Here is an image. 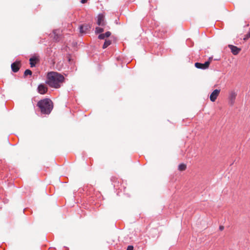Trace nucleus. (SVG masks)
<instances>
[{
  "label": "nucleus",
  "mask_w": 250,
  "mask_h": 250,
  "mask_svg": "<svg viewBox=\"0 0 250 250\" xmlns=\"http://www.w3.org/2000/svg\"><path fill=\"white\" fill-rule=\"evenodd\" d=\"M64 80V76L56 72L51 71L47 73L45 83L50 87L59 88Z\"/></svg>",
  "instance_id": "obj_1"
},
{
  "label": "nucleus",
  "mask_w": 250,
  "mask_h": 250,
  "mask_svg": "<svg viewBox=\"0 0 250 250\" xmlns=\"http://www.w3.org/2000/svg\"><path fill=\"white\" fill-rule=\"evenodd\" d=\"M51 104V100L46 98L39 101L37 103V106L40 108L42 113L49 114L53 108Z\"/></svg>",
  "instance_id": "obj_2"
},
{
  "label": "nucleus",
  "mask_w": 250,
  "mask_h": 250,
  "mask_svg": "<svg viewBox=\"0 0 250 250\" xmlns=\"http://www.w3.org/2000/svg\"><path fill=\"white\" fill-rule=\"evenodd\" d=\"M48 87L45 83H42L39 84L37 87V91L42 95L45 94L47 93Z\"/></svg>",
  "instance_id": "obj_3"
},
{
  "label": "nucleus",
  "mask_w": 250,
  "mask_h": 250,
  "mask_svg": "<svg viewBox=\"0 0 250 250\" xmlns=\"http://www.w3.org/2000/svg\"><path fill=\"white\" fill-rule=\"evenodd\" d=\"M209 64L210 61H206L203 63L197 62L195 63V66L198 69H206L208 68Z\"/></svg>",
  "instance_id": "obj_4"
},
{
  "label": "nucleus",
  "mask_w": 250,
  "mask_h": 250,
  "mask_svg": "<svg viewBox=\"0 0 250 250\" xmlns=\"http://www.w3.org/2000/svg\"><path fill=\"white\" fill-rule=\"evenodd\" d=\"M80 32L81 33H86L91 29V26L89 24L84 23L80 25Z\"/></svg>",
  "instance_id": "obj_5"
},
{
  "label": "nucleus",
  "mask_w": 250,
  "mask_h": 250,
  "mask_svg": "<svg viewBox=\"0 0 250 250\" xmlns=\"http://www.w3.org/2000/svg\"><path fill=\"white\" fill-rule=\"evenodd\" d=\"M53 39L57 42H59L62 39V35L60 34V31L59 29H56L53 30Z\"/></svg>",
  "instance_id": "obj_6"
},
{
  "label": "nucleus",
  "mask_w": 250,
  "mask_h": 250,
  "mask_svg": "<svg viewBox=\"0 0 250 250\" xmlns=\"http://www.w3.org/2000/svg\"><path fill=\"white\" fill-rule=\"evenodd\" d=\"M236 95L237 94L234 90H232L229 92V103L230 105H232L234 104Z\"/></svg>",
  "instance_id": "obj_7"
},
{
  "label": "nucleus",
  "mask_w": 250,
  "mask_h": 250,
  "mask_svg": "<svg viewBox=\"0 0 250 250\" xmlns=\"http://www.w3.org/2000/svg\"><path fill=\"white\" fill-rule=\"evenodd\" d=\"M220 91V90L216 89L211 93L209 98L211 102H214L216 100L219 94Z\"/></svg>",
  "instance_id": "obj_8"
},
{
  "label": "nucleus",
  "mask_w": 250,
  "mask_h": 250,
  "mask_svg": "<svg viewBox=\"0 0 250 250\" xmlns=\"http://www.w3.org/2000/svg\"><path fill=\"white\" fill-rule=\"evenodd\" d=\"M228 47L231 50V52L234 55H237L241 50L240 48L233 45L229 44Z\"/></svg>",
  "instance_id": "obj_9"
},
{
  "label": "nucleus",
  "mask_w": 250,
  "mask_h": 250,
  "mask_svg": "<svg viewBox=\"0 0 250 250\" xmlns=\"http://www.w3.org/2000/svg\"><path fill=\"white\" fill-rule=\"evenodd\" d=\"M39 61V59L35 56H33L31 57L29 59L30 64L31 67H35L36 66V64Z\"/></svg>",
  "instance_id": "obj_10"
},
{
  "label": "nucleus",
  "mask_w": 250,
  "mask_h": 250,
  "mask_svg": "<svg viewBox=\"0 0 250 250\" xmlns=\"http://www.w3.org/2000/svg\"><path fill=\"white\" fill-rule=\"evenodd\" d=\"M97 23L99 26H103L104 25V16L103 14H99L98 16Z\"/></svg>",
  "instance_id": "obj_11"
},
{
  "label": "nucleus",
  "mask_w": 250,
  "mask_h": 250,
  "mask_svg": "<svg viewBox=\"0 0 250 250\" xmlns=\"http://www.w3.org/2000/svg\"><path fill=\"white\" fill-rule=\"evenodd\" d=\"M11 69L14 72H17L20 69V64L18 62H14L11 64Z\"/></svg>",
  "instance_id": "obj_12"
},
{
  "label": "nucleus",
  "mask_w": 250,
  "mask_h": 250,
  "mask_svg": "<svg viewBox=\"0 0 250 250\" xmlns=\"http://www.w3.org/2000/svg\"><path fill=\"white\" fill-rule=\"evenodd\" d=\"M111 35V32L107 31L105 33L100 34L98 36V39L100 40H104L105 38H108Z\"/></svg>",
  "instance_id": "obj_13"
},
{
  "label": "nucleus",
  "mask_w": 250,
  "mask_h": 250,
  "mask_svg": "<svg viewBox=\"0 0 250 250\" xmlns=\"http://www.w3.org/2000/svg\"><path fill=\"white\" fill-rule=\"evenodd\" d=\"M111 44V41L109 40L106 39L103 46V48L105 49L107 48Z\"/></svg>",
  "instance_id": "obj_14"
},
{
  "label": "nucleus",
  "mask_w": 250,
  "mask_h": 250,
  "mask_svg": "<svg viewBox=\"0 0 250 250\" xmlns=\"http://www.w3.org/2000/svg\"><path fill=\"white\" fill-rule=\"evenodd\" d=\"M186 168V165L184 164H181L178 166V169L180 171H183Z\"/></svg>",
  "instance_id": "obj_15"
},
{
  "label": "nucleus",
  "mask_w": 250,
  "mask_h": 250,
  "mask_svg": "<svg viewBox=\"0 0 250 250\" xmlns=\"http://www.w3.org/2000/svg\"><path fill=\"white\" fill-rule=\"evenodd\" d=\"M32 74V72L30 69H26L24 72V76L26 77L28 75H31Z\"/></svg>",
  "instance_id": "obj_16"
},
{
  "label": "nucleus",
  "mask_w": 250,
  "mask_h": 250,
  "mask_svg": "<svg viewBox=\"0 0 250 250\" xmlns=\"http://www.w3.org/2000/svg\"><path fill=\"white\" fill-rule=\"evenodd\" d=\"M104 28L102 27H97L95 29V32L97 34L101 33L104 32Z\"/></svg>",
  "instance_id": "obj_17"
},
{
  "label": "nucleus",
  "mask_w": 250,
  "mask_h": 250,
  "mask_svg": "<svg viewBox=\"0 0 250 250\" xmlns=\"http://www.w3.org/2000/svg\"><path fill=\"white\" fill-rule=\"evenodd\" d=\"M52 52V50L51 48L47 47L46 49V55L50 57L51 56V53Z\"/></svg>",
  "instance_id": "obj_18"
},
{
  "label": "nucleus",
  "mask_w": 250,
  "mask_h": 250,
  "mask_svg": "<svg viewBox=\"0 0 250 250\" xmlns=\"http://www.w3.org/2000/svg\"><path fill=\"white\" fill-rule=\"evenodd\" d=\"M126 250H134V247L132 245H129L127 247Z\"/></svg>",
  "instance_id": "obj_19"
},
{
  "label": "nucleus",
  "mask_w": 250,
  "mask_h": 250,
  "mask_svg": "<svg viewBox=\"0 0 250 250\" xmlns=\"http://www.w3.org/2000/svg\"><path fill=\"white\" fill-rule=\"evenodd\" d=\"M87 0H81V3H85L87 2Z\"/></svg>",
  "instance_id": "obj_20"
},
{
  "label": "nucleus",
  "mask_w": 250,
  "mask_h": 250,
  "mask_svg": "<svg viewBox=\"0 0 250 250\" xmlns=\"http://www.w3.org/2000/svg\"><path fill=\"white\" fill-rule=\"evenodd\" d=\"M219 229H220V230H223V229H224V227H223V226H220L219 227Z\"/></svg>",
  "instance_id": "obj_21"
},
{
  "label": "nucleus",
  "mask_w": 250,
  "mask_h": 250,
  "mask_svg": "<svg viewBox=\"0 0 250 250\" xmlns=\"http://www.w3.org/2000/svg\"><path fill=\"white\" fill-rule=\"evenodd\" d=\"M212 57H209L208 59V61H210V62L212 60Z\"/></svg>",
  "instance_id": "obj_22"
},
{
  "label": "nucleus",
  "mask_w": 250,
  "mask_h": 250,
  "mask_svg": "<svg viewBox=\"0 0 250 250\" xmlns=\"http://www.w3.org/2000/svg\"><path fill=\"white\" fill-rule=\"evenodd\" d=\"M68 61H69V62H70V58L68 59Z\"/></svg>",
  "instance_id": "obj_23"
}]
</instances>
